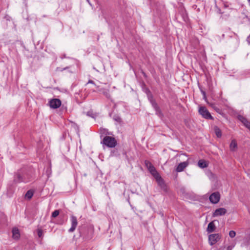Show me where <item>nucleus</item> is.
<instances>
[{
    "label": "nucleus",
    "mask_w": 250,
    "mask_h": 250,
    "mask_svg": "<svg viewBox=\"0 0 250 250\" xmlns=\"http://www.w3.org/2000/svg\"><path fill=\"white\" fill-rule=\"evenodd\" d=\"M33 195V192L31 190H28L25 194V197L28 199H30L32 197Z\"/></svg>",
    "instance_id": "obj_19"
},
{
    "label": "nucleus",
    "mask_w": 250,
    "mask_h": 250,
    "mask_svg": "<svg viewBox=\"0 0 250 250\" xmlns=\"http://www.w3.org/2000/svg\"><path fill=\"white\" fill-rule=\"evenodd\" d=\"M227 212V210L223 208L216 209L213 213V217H217L225 215Z\"/></svg>",
    "instance_id": "obj_9"
},
{
    "label": "nucleus",
    "mask_w": 250,
    "mask_h": 250,
    "mask_svg": "<svg viewBox=\"0 0 250 250\" xmlns=\"http://www.w3.org/2000/svg\"><path fill=\"white\" fill-rule=\"evenodd\" d=\"M199 113L205 119H213L212 117L210 115V113L205 106H201L199 109Z\"/></svg>",
    "instance_id": "obj_3"
},
{
    "label": "nucleus",
    "mask_w": 250,
    "mask_h": 250,
    "mask_svg": "<svg viewBox=\"0 0 250 250\" xmlns=\"http://www.w3.org/2000/svg\"><path fill=\"white\" fill-rule=\"evenodd\" d=\"M220 195L219 192H215L212 193L209 196V200L213 204H217L219 201Z\"/></svg>",
    "instance_id": "obj_7"
},
{
    "label": "nucleus",
    "mask_w": 250,
    "mask_h": 250,
    "mask_svg": "<svg viewBox=\"0 0 250 250\" xmlns=\"http://www.w3.org/2000/svg\"><path fill=\"white\" fill-rule=\"evenodd\" d=\"M215 226L213 222H210L208 226L207 231L208 233L213 232L215 230Z\"/></svg>",
    "instance_id": "obj_14"
},
{
    "label": "nucleus",
    "mask_w": 250,
    "mask_h": 250,
    "mask_svg": "<svg viewBox=\"0 0 250 250\" xmlns=\"http://www.w3.org/2000/svg\"><path fill=\"white\" fill-rule=\"evenodd\" d=\"M188 166V162H183L180 163L177 166L176 171L178 172H182Z\"/></svg>",
    "instance_id": "obj_11"
},
{
    "label": "nucleus",
    "mask_w": 250,
    "mask_h": 250,
    "mask_svg": "<svg viewBox=\"0 0 250 250\" xmlns=\"http://www.w3.org/2000/svg\"><path fill=\"white\" fill-rule=\"evenodd\" d=\"M50 106L54 109L59 107L61 105V101L58 99H54L49 102Z\"/></svg>",
    "instance_id": "obj_8"
},
{
    "label": "nucleus",
    "mask_w": 250,
    "mask_h": 250,
    "mask_svg": "<svg viewBox=\"0 0 250 250\" xmlns=\"http://www.w3.org/2000/svg\"><path fill=\"white\" fill-rule=\"evenodd\" d=\"M69 68L68 67H66L64 68L63 69V70H66V69H67V68Z\"/></svg>",
    "instance_id": "obj_33"
},
{
    "label": "nucleus",
    "mask_w": 250,
    "mask_h": 250,
    "mask_svg": "<svg viewBox=\"0 0 250 250\" xmlns=\"http://www.w3.org/2000/svg\"><path fill=\"white\" fill-rule=\"evenodd\" d=\"M37 233L39 237L42 238L43 237V231L41 229H37Z\"/></svg>",
    "instance_id": "obj_24"
},
{
    "label": "nucleus",
    "mask_w": 250,
    "mask_h": 250,
    "mask_svg": "<svg viewBox=\"0 0 250 250\" xmlns=\"http://www.w3.org/2000/svg\"><path fill=\"white\" fill-rule=\"evenodd\" d=\"M59 214V210H55L52 213L51 216L53 218H55L58 216Z\"/></svg>",
    "instance_id": "obj_23"
},
{
    "label": "nucleus",
    "mask_w": 250,
    "mask_h": 250,
    "mask_svg": "<svg viewBox=\"0 0 250 250\" xmlns=\"http://www.w3.org/2000/svg\"><path fill=\"white\" fill-rule=\"evenodd\" d=\"M87 115L92 118H95V115L91 111H89L86 113Z\"/></svg>",
    "instance_id": "obj_26"
},
{
    "label": "nucleus",
    "mask_w": 250,
    "mask_h": 250,
    "mask_svg": "<svg viewBox=\"0 0 250 250\" xmlns=\"http://www.w3.org/2000/svg\"><path fill=\"white\" fill-rule=\"evenodd\" d=\"M87 2L90 4V5H91L89 0H86Z\"/></svg>",
    "instance_id": "obj_32"
},
{
    "label": "nucleus",
    "mask_w": 250,
    "mask_h": 250,
    "mask_svg": "<svg viewBox=\"0 0 250 250\" xmlns=\"http://www.w3.org/2000/svg\"><path fill=\"white\" fill-rule=\"evenodd\" d=\"M104 149L105 147L112 148L116 146L117 142H101Z\"/></svg>",
    "instance_id": "obj_10"
},
{
    "label": "nucleus",
    "mask_w": 250,
    "mask_h": 250,
    "mask_svg": "<svg viewBox=\"0 0 250 250\" xmlns=\"http://www.w3.org/2000/svg\"><path fill=\"white\" fill-rule=\"evenodd\" d=\"M229 146L230 149L231 150H234L237 147V144L236 142H231Z\"/></svg>",
    "instance_id": "obj_18"
},
{
    "label": "nucleus",
    "mask_w": 250,
    "mask_h": 250,
    "mask_svg": "<svg viewBox=\"0 0 250 250\" xmlns=\"http://www.w3.org/2000/svg\"><path fill=\"white\" fill-rule=\"evenodd\" d=\"M61 59H63V58H66V56H65V54L62 55L61 56Z\"/></svg>",
    "instance_id": "obj_31"
},
{
    "label": "nucleus",
    "mask_w": 250,
    "mask_h": 250,
    "mask_svg": "<svg viewBox=\"0 0 250 250\" xmlns=\"http://www.w3.org/2000/svg\"><path fill=\"white\" fill-rule=\"evenodd\" d=\"M221 238V235L218 233L212 234L208 236V241L210 245L216 244Z\"/></svg>",
    "instance_id": "obj_5"
},
{
    "label": "nucleus",
    "mask_w": 250,
    "mask_h": 250,
    "mask_svg": "<svg viewBox=\"0 0 250 250\" xmlns=\"http://www.w3.org/2000/svg\"><path fill=\"white\" fill-rule=\"evenodd\" d=\"M12 237L14 239H18L20 237V233L19 229L14 228L12 229Z\"/></svg>",
    "instance_id": "obj_13"
},
{
    "label": "nucleus",
    "mask_w": 250,
    "mask_h": 250,
    "mask_svg": "<svg viewBox=\"0 0 250 250\" xmlns=\"http://www.w3.org/2000/svg\"><path fill=\"white\" fill-rule=\"evenodd\" d=\"M149 101L154 109L158 106L155 101L152 99V98L149 99Z\"/></svg>",
    "instance_id": "obj_21"
},
{
    "label": "nucleus",
    "mask_w": 250,
    "mask_h": 250,
    "mask_svg": "<svg viewBox=\"0 0 250 250\" xmlns=\"http://www.w3.org/2000/svg\"><path fill=\"white\" fill-rule=\"evenodd\" d=\"M87 83H91V84H94V85L97 87V88H99V86H97V85L95 84V83L93 81H92V80H89L88 81V82Z\"/></svg>",
    "instance_id": "obj_28"
},
{
    "label": "nucleus",
    "mask_w": 250,
    "mask_h": 250,
    "mask_svg": "<svg viewBox=\"0 0 250 250\" xmlns=\"http://www.w3.org/2000/svg\"><path fill=\"white\" fill-rule=\"evenodd\" d=\"M71 228L68 229V232L70 233L73 232L76 229L78 225V221L77 217L74 215L70 216Z\"/></svg>",
    "instance_id": "obj_6"
},
{
    "label": "nucleus",
    "mask_w": 250,
    "mask_h": 250,
    "mask_svg": "<svg viewBox=\"0 0 250 250\" xmlns=\"http://www.w3.org/2000/svg\"><path fill=\"white\" fill-rule=\"evenodd\" d=\"M149 101L154 109L158 106L155 101L152 99V98L149 99Z\"/></svg>",
    "instance_id": "obj_22"
},
{
    "label": "nucleus",
    "mask_w": 250,
    "mask_h": 250,
    "mask_svg": "<svg viewBox=\"0 0 250 250\" xmlns=\"http://www.w3.org/2000/svg\"><path fill=\"white\" fill-rule=\"evenodd\" d=\"M145 164L148 171L151 173V174L154 177V178H156V177H157L160 175L159 173L158 172L155 167L152 165V164L150 162L146 161L145 162Z\"/></svg>",
    "instance_id": "obj_2"
},
{
    "label": "nucleus",
    "mask_w": 250,
    "mask_h": 250,
    "mask_svg": "<svg viewBox=\"0 0 250 250\" xmlns=\"http://www.w3.org/2000/svg\"><path fill=\"white\" fill-rule=\"evenodd\" d=\"M154 110H155L156 114L157 115H158L159 116H163V114H162L161 110L160 107H159V106H158L157 107L155 108Z\"/></svg>",
    "instance_id": "obj_20"
},
{
    "label": "nucleus",
    "mask_w": 250,
    "mask_h": 250,
    "mask_svg": "<svg viewBox=\"0 0 250 250\" xmlns=\"http://www.w3.org/2000/svg\"><path fill=\"white\" fill-rule=\"evenodd\" d=\"M155 179L157 181L158 185L161 187V188L165 189L166 188V185L161 176L159 175L157 177H156Z\"/></svg>",
    "instance_id": "obj_12"
},
{
    "label": "nucleus",
    "mask_w": 250,
    "mask_h": 250,
    "mask_svg": "<svg viewBox=\"0 0 250 250\" xmlns=\"http://www.w3.org/2000/svg\"><path fill=\"white\" fill-rule=\"evenodd\" d=\"M214 132L218 138H220L221 136V131L218 127L215 126L214 127Z\"/></svg>",
    "instance_id": "obj_17"
},
{
    "label": "nucleus",
    "mask_w": 250,
    "mask_h": 250,
    "mask_svg": "<svg viewBox=\"0 0 250 250\" xmlns=\"http://www.w3.org/2000/svg\"><path fill=\"white\" fill-rule=\"evenodd\" d=\"M100 137L102 141H116L112 136V133L109 132L105 128H101L100 129Z\"/></svg>",
    "instance_id": "obj_1"
},
{
    "label": "nucleus",
    "mask_w": 250,
    "mask_h": 250,
    "mask_svg": "<svg viewBox=\"0 0 250 250\" xmlns=\"http://www.w3.org/2000/svg\"><path fill=\"white\" fill-rule=\"evenodd\" d=\"M198 166L201 168H206L208 167V163L204 160H200L198 162Z\"/></svg>",
    "instance_id": "obj_16"
},
{
    "label": "nucleus",
    "mask_w": 250,
    "mask_h": 250,
    "mask_svg": "<svg viewBox=\"0 0 250 250\" xmlns=\"http://www.w3.org/2000/svg\"><path fill=\"white\" fill-rule=\"evenodd\" d=\"M233 246H229L227 247V250H232Z\"/></svg>",
    "instance_id": "obj_30"
},
{
    "label": "nucleus",
    "mask_w": 250,
    "mask_h": 250,
    "mask_svg": "<svg viewBox=\"0 0 250 250\" xmlns=\"http://www.w3.org/2000/svg\"><path fill=\"white\" fill-rule=\"evenodd\" d=\"M236 235V232L233 230H230L229 232V236L231 238H234Z\"/></svg>",
    "instance_id": "obj_25"
},
{
    "label": "nucleus",
    "mask_w": 250,
    "mask_h": 250,
    "mask_svg": "<svg viewBox=\"0 0 250 250\" xmlns=\"http://www.w3.org/2000/svg\"><path fill=\"white\" fill-rule=\"evenodd\" d=\"M42 17H43V18L46 17V16L45 15H44L42 16Z\"/></svg>",
    "instance_id": "obj_34"
},
{
    "label": "nucleus",
    "mask_w": 250,
    "mask_h": 250,
    "mask_svg": "<svg viewBox=\"0 0 250 250\" xmlns=\"http://www.w3.org/2000/svg\"><path fill=\"white\" fill-rule=\"evenodd\" d=\"M201 93L202 94L203 96V98L205 99V100H206V92L205 91H204V90H201Z\"/></svg>",
    "instance_id": "obj_27"
},
{
    "label": "nucleus",
    "mask_w": 250,
    "mask_h": 250,
    "mask_svg": "<svg viewBox=\"0 0 250 250\" xmlns=\"http://www.w3.org/2000/svg\"><path fill=\"white\" fill-rule=\"evenodd\" d=\"M14 181L16 183H26L28 182L27 179H26L24 175L21 171H18L15 175Z\"/></svg>",
    "instance_id": "obj_4"
},
{
    "label": "nucleus",
    "mask_w": 250,
    "mask_h": 250,
    "mask_svg": "<svg viewBox=\"0 0 250 250\" xmlns=\"http://www.w3.org/2000/svg\"><path fill=\"white\" fill-rule=\"evenodd\" d=\"M247 41L249 44H250V35L248 37Z\"/></svg>",
    "instance_id": "obj_29"
},
{
    "label": "nucleus",
    "mask_w": 250,
    "mask_h": 250,
    "mask_svg": "<svg viewBox=\"0 0 250 250\" xmlns=\"http://www.w3.org/2000/svg\"><path fill=\"white\" fill-rule=\"evenodd\" d=\"M99 91L102 92L103 94L107 98H110V95L109 93V89H106L105 88H99L98 89Z\"/></svg>",
    "instance_id": "obj_15"
}]
</instances>
